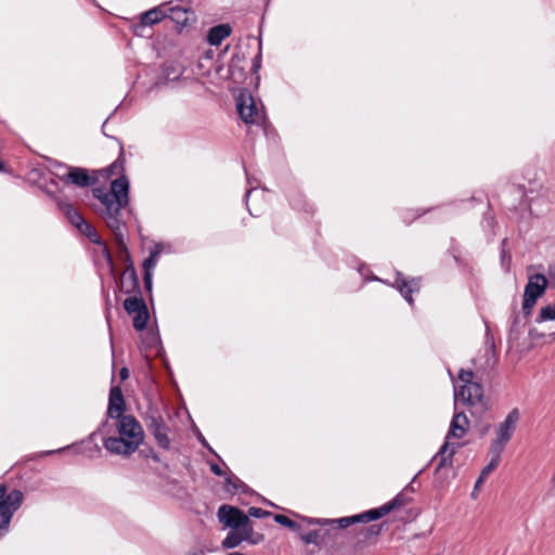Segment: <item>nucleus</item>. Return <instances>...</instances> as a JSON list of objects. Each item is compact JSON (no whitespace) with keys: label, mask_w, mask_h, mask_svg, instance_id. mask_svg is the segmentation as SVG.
Wrapping results in <instances>:
<instances>
[{"label":"nucleus","mask_w":555,"mask_h":555,"mask_svg":"<svg viewBox=\"0 0 555 555\" xmlns=\"http://www.w3.org/2000/svg\"><path fill=\"white\" fill-rule=\"evenodd\" d=\"M129 182L126 177L112 181L111 191L94 189L93 194L102 204L101 215L108 228L121 240L124 222L120 211L128 205Z\"/></svg>","instance_id":"nucleus-1"},{"label":"nucleus","mask_w":555,"mask_h":555,"mask_svg":"<svg viewBox=\"0 0 555 555\" xmlns=\"http://www.w3.org/2000/svg\"><path fill=\"white\" fill-rule=\"evenodd\" d=\"M397 287L401 295L410 302L412 304V297L411 294L413 292H417L420 288V282L418 280L412 279L411 281H406L401 273L397 274L396 280Z\"/></svg>","instance_id":"nucleus-17"},{"label":"nucleus","mask_w":555,"mask_h":555,"mask_svg":"<svg viewBox=\"0 0 555 555\" xmlns=\"http://www.w3.org/2000/svg\"><path fill=\"white\" fill-rule=\"evenodd\" d=\"M228 555H244V554L238 553V552H232V553H229Z\"/></svg>","instance_id":"nucleus-32"},{"label":"nucleus","mask_w":555,"mask_h":555,"mask_svg":"<svg viewBox=\"0 0 555 555\" xmlns=\"http://www.w3.org/2000/svg\"><path fill=\"white\" fill-rule=\"evenodd\" d=\"M133 315V327L137 331H143L146 327L147 321H149V311L147 307H144L140 309L139 311L134 312Z\"/></svg>","instance_id":"nucleus-23"},{"label":"nucleus","mask_w":555,"mask_h":555,"mask_svg":"<svg viewBox=\"0 0 555 555\" xmlns=\"http://www.w3.org/2000/svg\"><path fill=\"white\" fill-rule=\"evenodd\" d=\"M401 505V501L396 498L392 501L382 505L378 508L370 509L365 513H362L360 515H354L350 517H343L339 519L331 520L330 522L332 525H337L338 528L344 529L347 528L353 524L357 522H369L372 520H376L382 518L383 516L389 514L395 508L399 507Z\"/></svg>","instance_id":"nucleus-5"},{"label":"nucleus","mask_w":555,"mask_h":555,"mask_svg":"<svg viewBox=\"0 0 555 555\" xmlns=\"http://www.w3.org/2000/svg\"><path fill=\"white\" fill-rule=\"evenodd\" d=\"M144 307H146L145 302L138 297H129L124 301V308L130 315Z\"/></svg>","instance_id":"nucleus-24"},{"label":"nucleus","mask_w":555,"mask_h":555,"mask_svg":"<svg viewBox=\"0 0 555 555\" xmlns=\"http://www.w3.org/2000/svg\"><path fill=\"white\" fill-rule=\"evenodd\" d=\"M8 494L7 487L4 485H0V502L4 500Z\"/></svg>","instance_id":"nucleus-30"},{"label":"nucleus","mask_w":555,"mask_h":555,"mask_svg":"<svg viewBox=\"0 0 555 555\" xmlns=\"http://www.w3.org/2000/svg\"><path fill=\"white\" fill-rule=\"evenodd\" d=\"M64 214L66 215L68 221L80 230L83 234H86L92 242L100 243L99 235L91 228L89 223L85 221L82 216L72 206L64 205L63 207Z\"/></svg>","instance_id":"nucleus-11"},{"label":"nucleus","mask_w":555,"mask_h":555,"mask_svg":"<svg viewBox=\"0 0 555 555\" xmlns=\"http://www.w3.org/2000/svg\"><path fill=\"white\" fill-rule=\"evenodd\" d=\"M546 287L547 280L543 274L537 273L529 276L522 300V311L526 315L531 313L537 300L544 295Z\"/></svg>","instance_id":"nucleus-8"},{"label":"nucleus","mask_w":555,"mask_h":555,"mask_svg":"<svg viewBox=\"0 0 555 555\" xmlns=\"http://www.w3.org/2000/svg\"><path fill=\"white\" fill-rule=\"evenodd\" d=\"M150 430L154 435L159 447L164 449H168L170 446V440L167 435V427L164 421L160 417H151V422L149 425Z\"/></svg>","instance_id":"nucleus-14"},{"label":"nucleus","mask_w":555,"mask_h":555,"mask_svg":"<svg viewBox=\"0 0 555 555\" xmlns=\"http://www.w3.org/2000/svg\"><path fill=\"white\" fill-rule=\"evenodd\" d=\"M248 514L249 516H253V517H256V518H261V517H264L267 515H269V512H266L261 508H258V507H250L249 511H248Z\"/></svg>","instance_id":"nucleus-27"},{"label":"nucleus","mask_w":555,"mask_h":555,"mask_svg":"<svg viewBox=\"0 0 555 555\" xmlns=\"http://www.w3.org/2000/svg\"><path fill=\"white\" fill-rule=\"evenodd\" d=\"M534 322L535 325L529 330V336L532 340L555 341V331H546L545 328V323L555 322V302L541 307Z\"/></svg>","instance_id":"nucleus-6"},{"label":"nucleus","mask_w":555,"mask_h":555,"mask_svg":"<svg viewBox=\"0 0 555 555\" xmlns=\"http://www.w3.org/2000/svg\"><path fill=\"white\" fill-rule=\"evenodd\" d=\"M165 17H167V11L162 7H157L144 12L140 21L142 26H152L159 23Z\"/></svg>","instance_id":"nucleus-19"},{"label":"nucleus","mask_w":555,"mask_h":555,"mask_svg":"<svg viewBox=\"0 0 555 555\" xmlns=\"http://www.w3.org/2000/svg\"><path fill=\"white\" fill-rule=\"evenodd\" d=\"M218 518L220 522L231 529H251L248 516L238 508L229 505L219 507Z\"/></svg>","instance_id":"nucleus-10"},{"label":"nucleus","mask_w":555,"mask_h":555,"mask_svg":"<svg viewBox=\"0 0 555 555\" xmlns=\"http://www.w3.org/2000/svg\"><path fill=\"white\" fill-rule=\"evenodd\" d=\"M482 386L475 382L466 385H462L460 389H455L454 397L462 399L468 404H476L482 399Z\"/></svg>","instance_id":"nucleus-12"},{"label":"nucleus","mask_w":555,"mask_h":555,"mask_svg":"<svg viewBox=\"0 0 555 555\" xmlns=\"http://www.w3.org/2000/svg\"><path fill=\"white\" fill-rule=\"evenodd\" d=\"M469 428V420L467 416L460 412L454 413L449 431L446 437L444 443L441 446L439 452L435 456L436 460H438V466L437 470L452 465V459L454 454L456 453L457 449L461 447L460 443H452L450 442L451 439H461L463 438Z\"/></svg>","instance_id":"nucleus-3"},{"label":"nucleus","mask_w":555,"mask_h":555,"mask_svg":"<svg viewBox=\"0 0 555 555\" xmlns=\"http://www.w3.org/2000/svg\"><path fill=\"white\" fill-rule=\"evenodd\" d=\"M62 179L81 188L88 186L91 183L88 170L80 167H69Z\"/></svg>","instance_id":"nucleus-15"},{"label":"nucleus","mask_w":555,"mask_h":555,"mask_svg":"<svg viewBox=\"0 0 555 555\" xmlns=\"http://www.w3.org/2000/svg\"><path fill=\"white\" fill-rule=\"evenodd\" d=\"M232 33L229 24H220L209 29L207 41L211 46H219Z\"/></svg>","instance_id":"nucleus-18"},{"label":"nucleus","mask_w":555,"mask_h":555,"mask_svg":"<svg viewBox=\"0 0 555 555\" xmlns=\"http://www.w3.org/2000/svg\"><path fill=\"white\" fill-rule=\"evenodd\" d=\"M237 112L245 124H260L264 118L263 106L248 92L242 91L236 101Z\"/></svg>","instance_id":"nucleus-7"},{"label":"nucleus","mask_w":555,"mask_h":555,"mask_svg":"<svg viewBox=\"0 0 555 555\" xmlns=\"http://www.w3.org/2000/svg\"><path fill=\"white\" fill-rule=\"evenodd\" d=\"M159 257V251L154 250L143 262L144 269V283L146 288L150 291L152 287V271L156 267Z\"/></svg>","instance_id":"nucleus-22"},{"label":"nucleus","mask_w":555,"mask_h":555,"mask_svg":"<svg viewBox=\"0 0 555 555\" xmlns=\"http://www.w3.org/2000/svg\"><path fill=\"white\" fill-rule=\"evenodd\" d=\"M166 11L167 16L170 17L177 25L184 27L190 23L192 13L188 9L176 7Z\"/></svg>","instance_id":"nucleus-21"},{"label":"nucleus","mask_w":555,"mask_h":555,"mask_svg":"<svg viewBox=\"0 0 555 555\" xmlns=\"http://www.w3.org/2000/svg\"><path fill=\"white\" fill-rule=\"evenodd\" d=\"M500 460H501V457H499L496 455H492L489 464L483 467V469L481 470L478 479L476 480L474 490L472 492V498L473 499L477 498V492H478L479 488L481 487L483 481L487 479V477L498 467V465L500 463Z\"/></svg>","instance_id":"nucleus-20"},{"label":"nucleus","mask_w":555,"mask_h":555,"mask_svg":"<svg viewBox=\"0 0 555 555\" xmlns=\"http://www.w3.org/2000/svg\"><path fill=\"white\" fill-rule=\"evenodd\" d=\"M210 469H211V472H212L215 475H217V476H222V475H223L222 469H221V468H220V466H219V465H217V464H211Z\"/></svg>","instance_id":"nucleus-29"},{"label":"nucleus","mask_w":555,"mask_h":555,"mask_svg":"<svg viewBox=\"0 0 555 555\" xmlns=\"http://www.w3.org/2000/svg\"><path fill=\"white\" fill-rule=\"evenodd\" d=\"M119 374H120V378H121V379H126V378H128V376H129V372H128V370H127L126 367H122V369L120 370V373H119Z\"/></svg>","instance_id":"nucleus-31"},{"label":"nucleus","mask_w":555,"mask_h":555,"mask_svg":"<svg viewBox=\"0 0 555 555\" xmlns=\"http://www.w3.org/2000/svg\"><path fill=\"white\" fill-rule=\"evenodd\" d=\"M459 379L463 383V385L475 383L474 373L470 370H461L459 373Z\"/></svg>","instance_id":"nucleus-26"},{"label":"nucleus","mask_w":555,"mask_h":555,"mask_svg":"<svg viewBox=\"0 0 555 555\" xmlns=\"http://www.w3.org/2000/svg\"><path fill=\"white\" fill-rule=\"evenodd\" d=\"M125 400L119 387H113L109 392L107 415L113 420L125 417Z\"/></svg>","instance_id":"nucleus-13"},{"label":"nucleus","mask_w":555,"mask_h":555,"mask_svg":"<svg viewBox=\"0 0 555 555\" xmlns=\"http://www.w3.org/2000/svg\"><path fill=\"white\" fill-rule=\"evenodd\" d=\"M24 495L20 490H12L0 502V538L8 531L13 514L22 505Z\"/></svg>","instance_id":"nucleus-9"},{"label":"nucleus","mask_w":555,"mask_h":555,"mask_svg":"<svg viewBox=\"0 0 555 555\" xmlns=\"http://www.w3.org/2000/svg\"><path fill=\"white\" fill-rule=\"evenodd\" d=\"M274 520L282 525V526H285V527H288V528H296L297 525L295 521H293L291 518H288L287 516L285 515H282V514H276L274 516Z\"/></svg>","instance_id":"nucleus-25"},{"label":"nucleus","mask_w":555,"mask_h":555,"mask_svg":"<svg viewBox=\"0 0 555 555\" xmlns=\"http://www.w3.org/2000/svg\"><path fill=\"white\" fill-rule=\"evenodd\" d=\"M253 529H231L222 541L223 548H234L243 541L249 540Z\"/></svg>","instance_id":"nucleus-16"},{"label":"nucleus","mask_w":555,"mask_h":555,"mask_svg":"<svg viewBox=\"0 0 555 555\" xmlns=\"http://www.w3.org/2000/svg\"><path fill=\"white\" fill-rule=\"evenodd\" d=\"M520 421V411L518 408L512 409L505 418L498 424L494 430V438L491 441L490 453L501 457V453L512 439Z\"/></svg>","instance_id":"nucleus-4"},{"label":"nucleus","mask_w":555,"mask_h":555,"mask_svg":"<svg viewBox=\"0 0 555 555\" xmlns=\"http://www.w3.org/2000/svg\"><path fill=\"white\" fill-rule=\"evenodd\" d=\"M124 276H129L133 281L137 280L135 270L131 263L126 268V270L124 272Z\"/></svg>","instance_id":"nucleus-28"},{"label":"nucleus","mask_w":555,"mask_h":555,"mask_svg":"<svg viewBox=\"0 0 555 555\" xmlns=\"http://www.w3.org/2000/svg\"><path fill=\"white\" fill-rule=\"evenodd\" d=\"M115 426L118 436L106 438L103 441L104 448L116 455H131L144 440V430L141 424L132 415H125L116 421Z\"/></svg>","instance_id":"nucleus-2"},{"label":"nucleus","mask_w":555,"mask_h":555,"mask_svg":"<svg viewBox=\"0 0 555 555\" xmlns=\"http://www.w3.org/2000/svg\"><path fill=\"white\" fill-rule=\"evenodd\" d=\"M117 166H118V165H117L116 163H115V164H113V165H112V169L117 168Z\"/></svg>","instance_id":"nucleus-33"},{"label":"nucleus","mask_w":555,"mask_h":555,"mask_svg":"<svg viewBox=\"0 0 555 555\" xmlns=\"http://www.w3.org/2000/svg\"><path fill=\"white\" fill-rule=\"evenodd\" d=\"M2 169H3V165L0 163V170H2Z\"/></svg>","instance_id":"nucleus-34"}]
</instances>
